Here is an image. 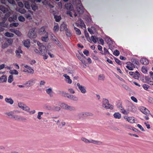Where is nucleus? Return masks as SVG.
<instances>
[{"label":"nucleus","mask_w":153,"mask_h":153,"mask_svg":"<svg viewBox=\"0 0 153 153\" xmlns=\"http://www.w3.org/2000/svg\"><path fill=\"white\" fill-rule=\"evenodd\" d=\"M25 7L28 9H30V5L29 2L27 1L25 2Z\"/></svg>","instance_id":"nucleus-40"},{"label":"nucleus","mask_w":153,"mask_h":153,"mask_svg":"<svg viewBox=\"0 0 153 153\" xmlns=\"http://www.w3.org/2000/svg\"><path fill=\"white\" fill-rule=\"evenodd\" d=\"M67 97L70 100L74 101H77L78 100V98L76 97L73 95H69L67 96Z\"/></svg>","instance_id":"nucleus-18"},{"label":"nucleus","mask_w":153,"mask_h":153,"mask_svg":"<svg viewBox=\"0 0 153 153\" xmlns=\"http://www.w3.org/2000/svg\"><path fill=\"white\" fill-rule=\"evenodd\" d=\"M68 30L66 27V25L64 23H62L60 27V30L61 31H62L64 30Z\"/></svg>","instance_id":"nucleus-20"},{"label":"nucleus","mask_w":153,"mask_h":153,"mask_svg":"<svg viewBox=\"0 0 153 153\" xmlns=\"http://www.w3.org/2000/svg\"><path fill=\"white\" fill-rule=\"evenodd\" d=\"M4 35L8 37H13L14 36L13 34L8 32L5 33Z\"/></svg>","instance_id":"nucleus-35"},{"label":"nucleus","mask_w":153,"mask_h":153,"mask_svg":"<svg viewBox=\"0 0 153 153\" xmlns=\"http://www.w3.org/2000/svg\"><path fill=\"white\" fill-rule=\"evenodd\" d=\"M59 25H57L54 26L53 30L54 32H57L59 30Z\"/></svg>","instance_id":"nucleus-43"},{"label":"nucleus","mask_w":153,"mask_h":153,"mask_svg":"<svg viewBox=\"0 0 153 153\" xmlns=\"http://www.w3.org/2000/svg\"><path fill=\"white\" fill-rule=\"evenodd\" d=\"M46 91L47 94L49 95L50 97H52L53 96L52 94L53 92L52 88H50L46 89Z\"/></svg>","instance_id":"nucleus-13"},{"label":"nucleus","mask_w":153,"mask_h":153,"mask_svg":"<svg viewBox=\"0 0 153 153\" xmlns=\"http://www.w3.org/2000/svg\"><path fill=\"white\" fill-rule=\"evenodd\" d=\"M132 62L134 64L137 65H139V62L137 59H133L131 60Z\"/></svg>","instance_id":"nucleus-37"},{"label":"nucleus","mask_w":153,"mask_h":153,"mask_svg":"<svg viewBox=\"0 0 153 153\" xmlns=\"http://www.w3.org/2000/svg\"><path fill=\"white\" fill-rule=\"evenodd\" d=\"M143 87L145 90L147 91L149 87V86L147 84H144L143 85Z\"/></svg>","instance_id":"nucleus-50"},{"label":"nucleus","mask_w":153,"mask_h":153,"mask_svg":"<svg viewBox=\"0 0 153 153\" xmlns=\"http://www.w3.org/2000/svg\"><path fill=\"white\" fill-rule=\"evenodd\" d=\"M19 20L20 21L24 22L25 20V19L23 16H20L19 17Z\"/></svg>","instance_id":"nucleus-53"},{"label":"nucleus","mask_w":153,"mask_h":153,"mask_svg":"<svg viewBox=\"0 0 153 153\" xmlns=\"http://www.w3.org/2000/svg\"><path fill=\"white\" fill-rule=\"evenodd\" d=\"M22 109L28 112H29L30 109L29 108L28 106H26V105H24V106H23Z\"/></svg>","instance_id":"nucleus-42"},{"label":"nucleus","mask_w":153,"mask_h":153,"mask_svg":"<svg viewBox=\"0 0 153 153\" xmlns=\"http://www.w3.org/2000/svg\"><path fill=\"white\" fill-rule=\"evenodd\" d=\"M14 33L19 36L22 35V33H21L19 30H16Z\"/></svg>","instance_id":"nucleus-55"},{"label":"nucleus","mask_w":153,"mask_h":153,"mask_svg":"<svg viewBox=\"0 0 153 153\" xmlns=\"http://www.w3.org/2000/svg\"><path fill=\"white\" fill-rule=\"evenodd\" d=\"M23 53V51L22 50L20 46L19 47L18 49L16 50L15 51L16 54H17V53Z\"/></svg>","instance_id":"nucleus-41"},{"label":"nucleus","mask_w":153,"mask_h":153,"mask_svg":"<svg viewBox=\"0 0 153 153\" xmlns=\"http://www.w3.org/2000/svg\"><path fill=\"white\" fill-rule=\"evenodd\" d=\"M74 30L76 31V33L78 35H79L81 34V32L80 30L78 28L74 27Z\"/></svg>","instance_id":"nucleus-38"},{"label":"nucleus","mask_w":153,"mask_h":153,"mask_svg":"<svg viewBox=\"0 0 153 153\" xmlns=\"http://www.w3.org/2000/svg\"><path fill=\"white\" fill-rule=\"evenodd\" d=\"M35 31V28H32L29 30L28 36L30 39L34 38L36 37V34Z\"/></svg>","instance_id":"nucleus-4"},{"label":"nucleus","mask_w":153,"mask_h":153,"mask_svg":"<svg viewBox=\"0 0 153 153\" xmlns=\"http://www.w3.org/2000/svg\"><path fill=\"white\" fill-rule=\"evenodd\" d=\"M91 143H93L95 145H103V143L101 141H97L94 140L93 139H91Z\"/></svg>","instance_id":"nucleus-16"},{"label":"nucleus","mask_w":153,"mask_h":153,"mask_svg":"<svg viewBox=\"0 0 153 153\" xmlns=\"http://www.w3.org/2000/svg\"><path fill=\"white\" fill-rule=\"evenodd\" d=\"M57 41L55 42L56 44L59 46H61V43H60L59 41L58 40H56Z\"/></svg>","instance_id":"nucleus-63"},{"label":"nucleus","mask_w":153,"mask_h":153,"mask_svg":"<svg viewBox=\"0 0 153 153\" xmlns=\"http://www.w3.org/2000/svg\"><path fill=\"white\" fill-rule=\"evenodd\" d=\"M17 111H14L9 112L7 113L6 114L10 118H12L13 116V114L16 112H17Z\"/></svg>","instance_id":"nucleus-21"},{"label":"nucleus","mask_w":153,"mask_h":153,"mask_svg":"<svg viewBox=\"0 0 153 153\" xmlns=\"http://www.w3.org/2000/svg\"><path fill=\"white\" fill-rule=\"evenodd\" d=\"M104 53H101L102 55H106L109 54V53L108 50L105 48H104Z\"/></svg>","instance_id":"nucleus-39"},{"label":"nucleus","mask_w":153,"mask_h":153,"mask_svg":"<svg viewBox=\"0 0 153 153\" xmlns=\"http://www.w3.org/2000/svg\"><path fill=\"white\" fill-rule=\"evenodd\" d=\"M77 10H83V7L81 3H78L76 5Z\"/></svg>","instance_id":"nucleus-31"},{"label":"nucleus","mask_w":153,"mask_h":153,"mask_svg":"<svg viewBox=\"0 0 153 153\" xmlns=\"http://www.w3.org/2000/svg\"><path fill=\"white\" fill-rule=\"evenodd\" d=\"M65 7L67 10H70L73 8L72 4L71 3H67L65 4Z\"/></svg>","instance_id":"nucleus-23"},{"label":"nucleus","mask_w":153,"mask_h":153,"mask_svg":"<svg viewBox=\"0 0 153 153\" xmlns=\"http://www.w3.org/2000/svg\"><path fill=\"white\" fill-rule=\"evenodd\" d=\"M32 10H36L37 9V6H36L34 4H33V5H31Z\"/></svg>","instance_id":"nucleus-64"},{"label":"nucleus","mask_w":153,"mask_h":153,"mask_svg":"<svg viewBox=\"0 0 153 153\" xmlns=\"http://www.w3.org/2000/svg\"><path fill=\"white\" fill-rule=\"evenodd\" d=\"M121 112L124 114H127L129 113V112L128 111H126L123 108L121 109Z\"/></svg>","instance_id":"nucleus-49"},{"label":"nucleus","mask_w":153,"mask_h":153,"mask_svg":"<svg viewBox=\"0 0 153 153\" xmlns=\"http://www.w3.org/2000/svg\"><path fill=\"white\" fill-rule=\"evenodd\" d=\"M23 43L25 47L28 48L30 47V40L29 39L24 40L23 41Z\"/></svg>","instance_id":"nucleus-15"},{"label":"nucleus","mask_w":153,"mask_h":153,"mask_svg":"<svg viewBox=\"0 0 153 153\" xmlns=\"http://www.w3.org/2000/svg\"><path fill=\"white\" fill-rule=\"evenodd\" d=\"M42 41L45 42H47L48 40V36H47L46 37H42Z\"/></svg>","instance_id":"nucleus-44"},{"label":"nucleus","mask_w":153,"mask_h":153,"mask_svg":"<svg viewBox=\"0 0 153 153\" xmlns=\"http://www.w3.org/2000/svg\"><path fill=\"white\" fill-rule=\"evenodd\" d=\"M34 81H35L34 80H30L27 82L25 83V85H26L27 86H30L33 85V84L35 83Z\"/></svg>","instance_id":"nucleus-19"},{"label":"nucleus","mask_w":153,"mask_h":153,"mask_svg":"<svg viewBox=\"0 0 153 153\" xmlns=\"http://www.w3.org/2000/svg\"><path fill=\"white\" fill-rule=\"evenodd\" d=\"M25 105H24V104L22 103H19L18 104V105L19 107L21 108L22 109V108L23 107V106H24Z\"/></svg>","instance_id":"nucleus-61"},{"label":"nucleus","mask_w":153,"mask_h":153,"mask_svg":"<svg viewBox=\"0 0 153 153\" xmlns=\"http://www.w3.org/2000/svg\"><path fill=\"white\" fill-rule=\"evenodd\" d=\"M142 72L144 74H146L147 72V70L145 67H143L142 68Z\"/></svg>","instance_id":"nucleus-57"},{"label":"nucleus","mask_w":153,"mask_h":153,"mask_svg":"<svg viewBox=\"0 0 153 153\" xmlns=\"http://www.w3.org/2000/svg\"><path fill=\"white\" fill-rule=\"evenodd\" d=\"M131 99L135 102H137V99L134 96L131 97Z\"/></svg>","instance_id":"nucleus-60"},{"label":"nucleus","mask_w":153,"mask_h":153,"mask_svg":"<svg viewBox=\"0 0 153 153\" xmlns=\"http://www.w3.org/2000/svg\"><path fill=\"white\" fill-rule=\"evenodd\" d=\"M19 25L18 23H13L11 24L10 26L11 27H17Z\"/></svg>","instance_id":"nucleus-47"},{"label":"nucleus","mask_w":153,"mask_h":153,"mask_svg":"<svg viewBox=\"0 0 153 153\" xmlns=\"http://www.w3.org/2000/svg\"><path fill=\"white\" fill-rule=\"evenodd\" d=\"M63 76L65 78V80L66 82L69 84H71L72 83V80L70 79L69 76L67 74H65L63 75Z\"/></svg>","instance_id":"nucleus-9"},{"label":"nucleus","mask_w":153,"mask_h":153,"mask_svg":"<svg viewBox=\"0 0 153 153\" xmlns=\"http://www.w3.org/2000/svg\"><path fill=\"white\" fill-rule=\"evenodd\" d=\"M67 107V110H69L71 111H75L76 110V108L74 106L68 105Z\"/></svg>","instance_id":"nucleus-25"},{"label":"nucleus","mask_w":153,"mask_h":153,"mask_svg":"<svg viewBox=\"0 0 153 153\" xmlns=\"http://www.w3.org/2000/svg\"><path fill=\"white\" fill-rule=\"evenodd\" d=\"M71 11H74V16H77V15L76 14V12L78 13L79 14H82L84 13V10H71Z\"/></svg>","instance_id":"nucleus-24"},{"label":"nucleus","mask_w":153,"mask_h":153,"mask_svg":"<svg viewBox=\"0 0 153 153\" xmlns=\"http://www.w3.org/2000/svg\"><path fill=\"white\" fill-rule=\"evenodd\" d=\"M114 117L116 119H119L121 117V114L119 112H115L113 115Z\"/></svg>","instance_id":"nucleus-28"},{"label":"nucleus","mask_w":153,"mask_h":153,"mask_svg":"<svg viewBox=\"0 0 153 153\" xmlns=\"http://www.w3.org/2000/svg\"><path fill=\"white\" fill-rule=\"evenodd\" d=\"M7 42L10 44H12L13 41V39L11 38L7 39Z\"/></svg>","instance_id":"nucleus-56"},{"label":"nucleus","mask_w":153,"mask_h":153,"mask_svg":"<svg viewBox=\"0 0 153 153\" xmlns=\"http://www.w3.org/2000/svg\"><path fill=\"white\" fill-rule=\"evenodd\" d=\"M102 106L106 109L111 110L113 108V106L108 103V100L106 99H104L102 102Z\"/></svg>","instance_id":"nucleus-3"},{"label":"nucleus","mask_w":153,"mask_h":153,"mask_svg":"<svg viewBox=\"0 0 153 153\" xmlns=\"http://www.w3.org/2000/svg\"><path fill=\"white\" fill-rule=\"evenodd\" d=\"M140 74L137 71H135L134 75L133 77L134 78L138 79L139 78Z\"/></svg>","instance_id":"nucleus-30"},{"label":"nucleus","mask_w":153,"mask_h":153,"mask_svg":"<svg viewBox=\"0 0 153 153\" xmlns=\"http://www.w3.org/2000/svg\"><path fill=\"white\" fill-rule=\"evenodd\" d=\"M77 85L81 93L83 94H85L86 92V90L84 86L80 85L79 83H77Z\"/></svg>","instance_id":"nucleus-6"},{"label":"nucleus","mask_w":153,"mask_h":153,"mask_svg":"<svg viewBox=\"0 0 153 153\" xmlns=\"http://www.w3.org/2000/svg\"><path fill=\"white\" fill-rule=\"evenodd\" d=\"M10 73L12 74L18 75L19 74L18 72L16 70H11L10 71Z\"/></svg>","instance_id":"nucleus-34"},{"label":"nucleus","mask_w":153,"mask_h":153,"mask_svg":"<svg viewBox=\"0 0 153 153\" xmlns=\"http://www.w3.org/2000/svg\"><path fill=\"white\" fill-rule=\"evenodd\" d=\"M83 53L87 56H88L89 55V52L88 51L86 50H85L83 52Z\"/></svg>","instance_id":"nucleus-59"},{"label":"nucleus","mask_w":153,"mask_h":153,"mask_svg":"<svg viewBox=\"0 0 153 153\" xmlns=\"http://www.w3.org/2000/svg\"><path fill=\"white\" fill-rule=\"evenodd\" d=\"M137 126L138 127L140 130H141L142 131H144L145 130L142 127V126L140 124H138L137 125Z\"/></svg>","instance_id":"nucleus-58"},{"label":"nucleus","mask_w":153,"mask_h":153,"mask_svg":"<svg viewBox=\"0 0 153 153\" xmlns=\"http://www.w3.org/2000/svg\"><path fill=\"white\" fill-rule=\"evenodd\" d=\"M140 110L142 113L146 115H148L149 114V111L145 107H141Z\"/></svg>","instance_id":"nucleus-8"},{"label":"nucleus","mask_w":153,"mask_h":153,"mask_svg":"<svg viewBox=\"0 0 153 153\" xmlns=\"http://www.w3.org/2000/svg\"><path fill=\"white\" fill-rule=\"evenodd\" d=\"M37 44L39 47V48L40 51V54L43 56V58L44 59H47L48 56L47 55V51L46 47L39 42H37Z\"/></svg>","instance_id":"nucleus-1"},{"label":"nucleus","mask_w":153,"mask_h":153,"mask_svg":"<svg viewBox=\"0 0 153 153\" xmlns=\"http://www.w3.org/2000/svg\"><path fill=\"white\" fill-rule=\"evenodd\" d=\"M5 100L6 102L11 105L14 102L13 100L11 98H6L5 99Z\"/></svg>","instance_id":"nucleus-26"},{"label":"nucleus","mask_w":153,"mask_h":153,"mask_svg":"<svg viewBox=\"0 0 153 153\" xmlns=\"http://www.w3.org/2000/svg\"><path fill=\"white\" fill-rule=\"evenodd\" d=\"M126 64L127 65H127L126 66V68L127 69L131 71H132L133 70L134 68L133 66H134V65L133 64L130 62H127L126 63Z\"/></svg>","instance_id":"nucleus-11"},{"label":"nucleus","mask_w":153,"mask_h":153,"mask_svg":"<svg viewBox=\"0 0 153 153\" xmlns=\"http://www.w3.org/2000/svg\"><path fill=\"white\" fill-rule=\"evenodd\" d=\"M43 112H39L38 113V114L37 116V118L39 120H40L42 119L41 115L43 114Z\"/></svg>","instance_id":"nucleus-46"},{"label":"nucleus","mask_w":153,"mask_h":153,"mask_svg":"<svg viewBox=\"0 0 153 153\" xmlns=\"http://www.w3.org/2000/svg\"><path fill=\"white\" fill-rule=\"evenodd\" d=\"M90 40L93 41L94 43H96L97 40H98V38L97 36H92L90 38Z\"/></svg>","instance_id":"nucleus-14"},{"label":"nucleus","mask_w":153,"mask_h":153,"mask_svg":"<svg viewBox=\"0 0 153 153\" xmlns=\"http://www.w3.org/2000/svg\"><path fill=\"white\" fill-rule=\"evenodd\" d=\"M81 140L82 141L86 143H91V139L88 140L84 137H82L81 138Z\"/></svg>","instance_id":"nucleus-29"},{"label":"nucleus","mask_w":153,"mask_h":153,"mask_svg":"<svg viewBox=\"0 0 153 153\" xmlns=\"http://www.w3.org/2000/svg\"><path fill=\"white\" fill-rule=\"evenodd\" d=\"M114 55L117 56L120 54V52L117 50H115L113 53Z\"/></svg>","instance_id":"nucleus-48"},{"label":"nucleus","mask_w":153,"mask_h":153,"mask_svg":"<svg viewBox=\"0 0 153 153\" xmlns=\"http://www.w3.org/2000/svg\"><path fill=\"white\" fill-rule=\"evenodd\" d=\"M21 13L25 14V17L29 20L32 18L33 12L31 10H16Z\"/></svg>","instance_id":"nucleus-2"},{"label":"nucleus","mask_w":153,"mask_h":153,"mask_svg":"<svg viewBox=\"0 0 153 153\" xmlns=\"http://www.w3.org/2000/svg\"><path fill=\"white\" fill-rule=\"evenodd\" d=\"M140 62L143 65H146L148 64V60L146 58H142L140 60Z\"/></svg>","instance_id":"nucleus-17"},{"label":"nucleus","mask_w":153,"mask_h":153,"mask_svg":"<svg viewBox=\"0 0 153 153\" xmlns=\"http://www.w3.org/2000/svg\"><path fill=\"white\" fill-rule=\"evenodd\" d=\"M7 77L5 75H3L0 77V83H3L6 81Z\"/></svg>","instance_id":"nucleus-22"},{"label":"nucleus","mask_w":153,"mask_h":153,"mask_svg":"<svg viewBox=\"0 0 153 153\" xmlns=\"http://www.w3.org/2000/svg\"><path fill=\"white\" fill-rule=\"evenodd\" d=\"M45 28L44 27H42L39 30V33L40 34H42L45 32Z\"/></svg>","instance_id":"nucleus-32"},{"label":"nucleus","mask_w":153,"mask_h":153,"mask_svg":"<svg viewBox=\"0 0 153 153\" xmlns=\"http://www.w3.org/2000/svg\"><path fill=\"white\" fill-rule=\"evenodd\" d=\"M13 117L15 120H26L25 118L22 117L19 115H13Z\"/></svg>","instance_id":"nucleus-12"},{"label":"nucleus","mask_w":153,"mask_h":153,"mask_svg":"<svg viewBox=\"0 0 153 153\" xmlns=\"http://www.w3.org/2000/svg\"><path fill=\"white\" fill-rule=\"evenodd\" d=\"M60 110V108L58 106H55L52 109V110L54 111H59Z\"/></svg>","instance_id":"nucleus-51"},{"label":"nucleus","mask_w":153,"mask_h":153,"mask_svg":"<svg viewBox=\"0 0 153 153\" xmlns=\"http://www.w3.org/2000/svg\"><path fill=\"white\" fill-rule=\"evenodd\" d=\"M8 46V44L7 43H5L2 45L1 48L3 49H4L7 48Z\"/></svg>","instance_id":"nucleus-54"},{"label":"nucleus","mask_w":153,"mask_h":153,"mask_svg":"<svg viewBox=\"0 0 153 153\" xmlns=\"http://www.w3.org/2000/svg\"><path fill=\"white\" fill-rule=\"evenodd\" d=\"M66 30V35H67V36L68 37L71 36V33H70V32H69V31L67 30Z\"/></svg>","instance_id":"nucleus-62"},{"label":"nucleus","mask_w":153,"mask_h":153,"mask_svg":"<svg viewBox=\"0 0 153 153\" xmlns=\"http://www.w3.org/2000/svg\"><path fill=\"white\" fill-rule=\"evenodd\" d=\"M115 61V62L118 65H121V63L120 61L117 58L115 57L114 58Z\"/></svg>","instance_id":"nucleus-52"},{"label":"nucleus","mask_w":153,"mask_h":153,"mask_svg":"<svg viewBox=\"0 0 153 153\" xmlns=\"http://www.w3.org/2000/svg\"><path fill=\"white\" fill-rule=\"evenodd\" d=\"M13 76L12 75H10L8 78V82L9 83H11L13 81Z\"/></svg>","instance_id":"nucleus-45"},{"label":"nucleus","mask_w":153,"mask_h":153,"mask_svg":"<svg viewBox=\"0 0 153 153\" xmlns=\"http://www.w3.org/2000/svg\"><path fill=\"white\" fill-rule=\"evenodd\" d=\"M68 106V105L65 103H62L60 105V106L62 107V108L66 110L67 109V107Z\"/></svg>","instance_id":"nucleus-36"},{"label":"nucleus","mask_w":153,"mask_h":153,"mask_svg":"<svg viewBox=\"0 0 153 153\" xmlns=\"http://www.w3.org/2000/svg\"><path fill=\"white\" fill-rule=\"evenodd\" d=\"M83 117H86L88 116H93V114L92 113L89 112H82Z\"/></svg>","instance_id":"nucleus-27"},{"label":"nucleus","mask_w":153,"mask_h":153,"mask_svg":"<svg viewBox=\"0 0 153 153\" xmlns=\"http://www.w3.org/2000/svg\"><path fill=\"white\" fill-rule=\"evenodd\" d=\"M76 115L74 114L73 116H72L73 119L74 120H78L81 119L82 117H83L82 112H79L78 113L77 115V117H76Z\"/></svg>","instance_id":"nucleus-7"},{"label":"nucleus","mask_w":153,"mask_h":153,"mask_svg":"<svg viewBox=\"0 0 153 153\" xmlns=\"http://www.w3.org/2000/svg\"><path fill=\"white\" fill-rule=\"evenodd\" d=\"M124 118L126 119V120L131 123H134L135 122V120L133 117H126V116H124Z\"/></svg>","instance_id":"nucleus-10"},{"label":"nucleus","mask_w":153,"mask_h":153,"mask_svg":"<svg viewBox=\"0 0 153 153\" xmlns=\"http://www.w3.org/2000/svg\"><path fill=\"white\" fill-rule=\"evenodd\" d=\"M52 13L54 16V18L55 21L56 22H59L61 19V17L60 16H57L56 14L58 13V10H53L52 12Z\"/></svg>","instance_id":"nucleus-5"},{"label":"nucleus","mask_w":153,"mask_h":153,"mask_svg":"<svg viewBox=\"0 0 153 153\" xmlns=\"http://www.w3.org/2000/svg\"><path fill=\"white\" fill-rule=\"evenodd\" d=\"M105 41L109 45H111L112 41L109 37H107L105 39Z\"/></svg>","instance_id":"nucleus-33"}]
</instances>
